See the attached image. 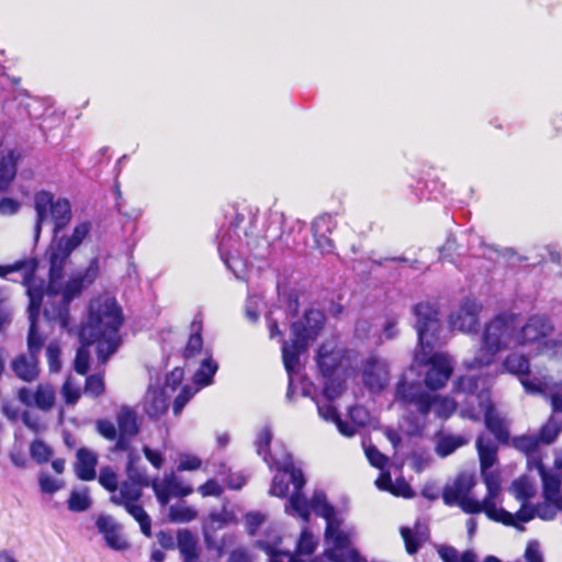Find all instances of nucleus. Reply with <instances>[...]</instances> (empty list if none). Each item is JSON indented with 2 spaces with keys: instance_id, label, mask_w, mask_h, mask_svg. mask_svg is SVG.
I'll return each mask as SVG.
<instances>
[{
  "instance_id": "nucleus-35",
  "label": "nucleus",
  "mask_w": 562,
  "mask_h": 562,
  "mask_svg": "<svg viewBox=\"0 0 562 562\" xmlns=\"http://www.w3.org/2000/svg\"><path fill=\"white\" fill-rule=\"evenodd\" d=\"M55 404V390L47 383H41L34 391V406L47 412Z\"/></svg>"
},
{
  "instance_id": "nucleus-49",
  "label": "nucleus",
  "mask_w": 562,
  "mask_h": 562,
  "mask_svg": "<svg viewBox=\"0 0 562 562\" xmlns=\"http://www.w3.org/2000/svg\"><path fill=\"white\" fill-rule=\"evenodd\" d=\"M541 355L557 361H562V341L557 339L547 340L540 346Z\"/></svg>"
},
{
  "instance_id": "nucleus-36",
  "label": "nucleus",
  "mask_w": 562,
  "mask_h": 562,
  "mask_svg": "<svg viewBox=\"0 0 562 562\" xmlns=\"http://www.w3.org/2000/svg\"><path fill=\"white\" fill-rule=\"evenodd\" d=\"M169 520L175 524H187L198 517V510L186 503H177L169 507Z\"/></svg>"
},
{
  "instance_id": "nucleus-9",
  "label": "nucleus",
  "mask_w": 562,
  "mask_h": 562,
  "mask_svg": "<svg viewBox=\"0 0 562 562\" xmlns=\"http://www.w3.org/2000/svg\"><path fill=\"white\" fill-rule=\"evenodd\" d=\"M518 314L503 313L491 319L483 330L482 346L471 361L464 366L469 370L491 366L495 356L503 350L518 347Z\"/></svg>"
},
{
  "instance_id": "nucleus-20",
  "label": "nucleus",
  "mask_w": 562,
  "mask_h": 562,
  "mask_svg": "<svg viewBox=\"0 0 562 562\" xmlns=\"http://www.w3.org/2000/svg\"><path fill=\"white\" fill-rule=\"evenodd\" d=\"M559 510H562V501L558 499L544 498V502L539 504L536 508L522 505L516 514H513L515 520L513 526L519 528V524L528 522L536 516L543 520H550L554 518Z\"/></svg>"
},
{
  "instance_id": "nucleus-61",
  "label": "nucleus",
  "mask_w": 562,
  "mask_h": 562,
  "mask_svg": "<svg viewBox=\"0 0 562 562\" xmlns=\"http://www.w3.org/2000/svg\"><path fill=\"white\" fill-rule=\"evenodd\" d=\"M342 391L344 385L341 382L329 380L324 386V397L327 401H334L342 393Z\"/></svg>"
},
{
  "instance_id": "nucleus-17",
  "label": "nucleus",
  "mask_w": 562,
  "mask_h": 562,
  "mask_svg": "<svg viewBox=\"0 0 562 562\" xmlns=\"http://www.w3.org/2000/svg\"><path fill=\"white\" fill-rule=\"evenodd\" d=\"M151 487L161 506H166L171 497L182 498L193 493V487L173 472L154 479Z\"/></svg>"
},
{
  "instance_id": "nucleus-27",
  "label": "nucleus",
  "mask_w": 562,
  "mask_h": 562,
  "mask_svg": "<svg viewBox=\"0 0 562 562\" xmlns=\"http://www.w3.org/2000/svg\"><path fill=\"white\" fill-rule=\"evenodd\" d=\"M333 401L316 400L317 411L321 418L326 422H333L336 424L339 432L345 437L355 436V427L349 426V423L340 419L336 408L331 405Z\"/></svg>"
},
{
  "instance_id": "nucleus-62",
  "label": "nucleus",
  "mask_w": 562,
  "mask_h": 562,
  "mask_svg": "<svg viewBox=\"0 0 562 562\" xmlns=\"http://www.w3.org/2000/svg\"><path fill=\"white\" fill-rule=\"evenodd\" d=\"M143 452L147 461L155 468L160 469L164 464L165 458L161 451L144 446Z\"/></svg>"
},
{
  "instance_id": "nucleus-54",
  "label": "nucleus",
  "mask_w": 562,
  "mask_h": 562,
  "mask_svg": "<svg viewBox=\"0 0 562 562\" xmlns=\"http://www.w3.org/2000/svg\"><path fill=\"white\" fill-rule=\"evenodd\" d=\"M198 390L192 389L189 385L182 387L181 392L175 398L173 402V413L176 415L180 414L186 404L190 401V398L195 394Z\"/></svg>"
},
{
  "instance_id": "nucleus-21",
  "label": "nucleus",
  "mask_w": 562,
  "mask_h": 562,
  "mask_svg": "<svg viewBox=\"0 0 562 562\" xmlns=\"http://www.w3.org/2000/svg\"><path fill=\"white\" fill-rule=\"evenodd\" d=\"M97 527L103 535L108 547L115 551H124L128 549L130 544L121 533V526L112 517H99L97 520Z\"/></svg>"
},
{
  "instance_id": "nucleus-39",
  "label": "nucleus",
  "mask_w": 562,
  "mask_h": 562,
  "mask_svg": "<svg viewBox=\"0 0 562 562\" xmlns=\"http://www.w3.org/2000/svg\"><path fill=\"white\" fill-rule=\"evenodd\" d=\"M510 492L522 506L535 495V486L528 479L519 477L512 483Z\"/></svg>"
},
{
  "instance_id": "nucleus-14",
  "label": "nucleus",
  "mask_w": 562,
  "mask_h": 562,
  "mask_svg": "<svg viewBox=\"0 0 562 562\" xmlns=\"http://www.w3.org/2000/svg\"><path fill=\"white\" fill-rule=\"evenodd\" d=\"M91 225L89 222H82L75 226L69 237H63L53 243L48 249L49 257V276L53 281L55 278H61L64 267L70 254L81 245L90 233Z\"/></svg>"
},
{
  "instance_id": "nucleus-63",
  "label": "nucleus",
  "mask_w": 562,
  "mask_h": 562,
  "mask_svg": "<svg viewBox=\"0 0 562 562\" xmlns=\"http://www.w3.org/2000/svg\"><path fill=\"white\" fill-rule=\"evenodd\" d=\"M390 492L396 496H403L405 498H409L414 495L411 486L403 480H397L392 483Z\"/></svg>"
},
{
  "instance_id": "nucleus-13",
  "label": "nucleus",
  "mask_w": 562,
  "mask_h": 562,
  "mask_svg": "<svg viewBox=\"0 0 562 562\" xmlns=\"http://www.w3.org/2000/svg\"><path fill=\"white\" fill-rule=\"evenodd\" d=\"M469 400L475 401L474 405L469 408L461 409V416L473 420H479L481 415L484 416L487 429L493 432L498 441L508 439L507 425L497 412H495L491 396L487 390L482 389L477 393H471Z\"/></svg>"
},
{
  "instance_id": "nucleus-41",
  "label": "nucleus",
  "mask_w": 562,
  "mask_h": 562,
  "mask_svg": "<svg viewBox=\"0 0 562 562\" xmlns=\"http://www.w3.org/2000/svg\"><path fill=\"white\" fill-rule=\"evenodd\" d=\"M126 512L139 524L142 532L146 537L151 536V520L142 506L136 503L124 506Z\"/></svg>"
},
{
  "instance_id": "nucleus-33",
  "label": "nucleus",
  "mask_w": 562,
  "mask_h": 562,
  "mask_svg": "<svg viewBox=\"0 0 562 562\" xmlns=\"http://www.w3.org/2000/svg\"><path fill=\"white\" fill-rule=\"evenodd\" d=\"M539 473L543 483V496L546 499H558L562 501V496L560 494V477L558 474L554 475L543 469V467H539Z\"/></svg>"
},
{
  "instance_id": "nucleus-6",
  "label": "nucleus",
  "mask_w": 562,
  "mask_h": 562,
  "mask_svg": "<svg viewBox=\"0 0 562 562\" xmlns=\"http://www.w3.org/2000/svg\"><path fill=\"white\" fill-rule=\"evenodd\" d=\"M416 316V330L420 346V352L416 353L415 362L427 367L425 372V385L430 390L442 389L450 379L453 371L451 357L443 352H436L428 356L426 348H431V341L439 329L437 310L430 304L420 303L414 306Z\"/></svg>"
},
{
  "instance_id": "nucleus-10",
  "label": "nucleus",
  "mask_w": 562,
  "mask_h": 562,
  "mask_svg": "<svg viewBox=\"0 0 562 562\" xmlns=\"http://www.w3.org/2000/svg\"><path fill=\"white\" fill-rule=\"evenodd\" d=\"M26 293L30 299L29 321L30 330L27 336L29 355H19L13 359L11 369L14 374L24 382H33L38 378V360L44 338L38 331V313L42 305V286H36L34 280L25 277Z\"/></svg>"
},
{
  "instance_id": "nucleus-52",
  "label": "nucleus",
  "mask_w": 562,
  "mask_h": 562,
  "mask_svg": "<svg viewBox=\"0 0 562 562\" xmlns=\"http://www.w3.org/2000/svg\"><path fill=\"white\" fill-rule=\"evenodd\" d=\"M232 520H233L232 514L226 510H222L218 513H211L209 516L207 528L215 531V530L222 529L224 526L229 524Z\"/></svg>"
},
{
  "instance_id": "nucleus-32",
  "label": "nucleus",
  "mask_w": 562,
  "mask_h": 562,
  "mask_svg": "<svg viewBox=\"0 0 562 562\" xmlns=\"http://www.w3.org/2000/svg\"><path fill=\"white\" fill-rule=\"evenodd\" d=\"M192 333L188 339L187 346L183 351V356L186 359L194 358L198 353L202 351L203 339L201 336L202 331V319L200 317H195L191 324Z\"/></svg>"
},
{
  "instance_id": "nucleus-25",
  "label": "nucleus",
  "mask_w": 562,
  "mask_h": 562,
  "mask_svg": "<svg viewBox=\"0 0 562 562\" xmlns=\"http://www.w3.org/2000/svg\"><path fill=\"white\" fill-rule=\"evenodd\" d=\"M341 352L335 341L323 344L317 351V366L325 376H329L339 366Z\"/></svg>"
},
{
  "instance_id": "nucleus-7",
  "label": "nucleus",
  "mask_w": 562,
  "mask_h": 562,
  "mask_svg": "<svg viewBox=\"0 0 562 562\" xmlns=\"http://www.w3.org/2000/svg\"><path fill=\"white\" fill-rule=\"evenodd\" d=\"M308 514L313 510L326 520L325 546L326 555L333 562H363L361 555L351 546L355 536L352 528H346L335 516L334 508L326 502L322 492L315 493L308 502Z\"/></svg>"
},
{
  "instance_id": "nucleus-46",
  "label": "nucleus",
  "mask_w": 562,
  "mask_h": 562,
  "mask_svg": "<svg viewBox=\"0 0 562 562\" xmlns=\"http://www.w3.org/2000/svg\"><path fill=\"white\" fill-rule=\"evenodd\" d=\"M38 485L43 494H54L64 487V481L42 472L38 475Z\"/></svg>"
},
{
  "instance_id": "nucleus-56",
  "label": "nucleus",
  "mask_w": 562,
  "mask_h": 562,
  "mask_svg": "<svg viewBox=\"0 0 562 562\" xmlns=\"http://www.w3.org/2000/svg\"><path fill=\"white\" fill-rule=\"evenodd\" d=\"M23 424L33 432L38 434L46 429L38 416L25 411L21 415Z\"/></svg>"
},
{
  "instance_id": "nucleus-3",
  "label": "nucleus",
  "mask_w": 562,
  "mask_h": 562,
  "mask_svg": "<svg viewBox=\"0 0 562 562\" xmlns=\"http://www.w3.org/2000/svg\"><path fill=\"white\" fill-rule=\"evenodd\" d=\"M122 322V311L115 299L103 295L90 303L88 321L79 333L82 346L77 350L75 359V369L78 373L85 374L89 368L87 346L98 344V357L103 363L116 351Z\"/></svg>"
},
{
  "instance_id": "nucleus-34",
  "label": "nucleus",
  "mask_w": 562,
  "mask_h": 562,
  "mask_svg": "<svg viewBox=\"0 0 562 562\" xmlns=\"http://www.w3.org/2000/svg\"><path fill=\"white\" fill-rule=\"evenodd\" d=\"M465 443L467 440L462 436L442 435L438 437L435 450L439 457L445 458Z\"/></svg>"
},
{
  "instance_id": "nucleus-30",
  "label": "nucleus",
  "mask_w": 562,
  "mask_h": 562,
  "mask_svg": "<svg viewBox=\"0 0 562 562\" xmlns=\"http://www.w3.org/2000/svg\"><path fill=\"white\" fill-rule=\"evenodd\" d=\"M402 538L405 542L406 551L409 554L417 552L419 546L425 542L428 538L427 528L420 525H416L415 529L412 530L407 527L401 529Z\"/></svg>"
},
{
  "instance_id": "nucleus-1",
  "label": "nucleus",
  "mask_w": 562,
  "mask_h": 562,
  "mask_svg": "<svg viewBox=\"0 0 562 562\" xmlns=\"http://www.w3.org/2000/svg\"><path fill=\"white\" fill-rule=\"evenodd\" d=\"M476 449L480 458L481 474L485 483L487 494L482 502L471 496L475 485L472 474L461 473L452 484L446 486L442 497L447 505H458L467 514L484 513L491 520L504 525H514V516L510 512L498 506L501 504V476L491 468L497 460V446L494 440L485 435L476 439Z\"/></svg>"
},
{
  "instance_id": "nucleus-12",
  "label": "nucleus",
  "mask_w": 562,
  "mask_h": 562,
  "mask_svg": "<svg viewBox=\"0 0 562 562\" xmlns=\"http://www.w3.org/2000/svg\"><path fill=\"white\" fill-rule=\"evenodd\" d=\"M36 223L34 228L35 239H38L42 225L50 220L54 223V234L67 226L71 220L70 203L66 199L54 200V195L47 191L37 192L34 196Z\"/></svg>"
},
{
  "instance_id": "nucleus-37",
  "label": "nucleus",
  "mask_w": 562,
  "mask_h": 562,
  "mask_svg": "<svg viewBox=\"0 0 562 562\" xmlns=\"http://www.w3.org/2000/svg\"><path fill=\"white\" fill-rule=\"evenodd\" d=\"M117 425L120 434L128 437L136 435L138 426L135 412L127 407L121 408L117 413Z\"/></svg>"
},
{
  "instance_id": "nucleus-5",
  "label": "nucleus",
  "mask_w": 562,
  "mask_h": 562,
  "mask_svg": "<svg viewBox=\"0 0 562 562\" xmlns=\"http://www.w3.org/2000/svg\"><path fill=\"white\" fill-rule=\"evenodd\" d=\"M272 434L268 427L258 432L256 440L257 453L261 456L265 462L272 469L276 467L278 473L274 475L270 494L278 497H284L290 493V499L285 506V512L290 515H297L304 521L308 520L307 499L301 494V488L305 484L303 473L293 465L292 458L288 452L280 457L270 453L269 447Z\"/></svg>"
},
{
  "instance_id": "nucleus-50",
  "label": "nucleus",
  "mask_w": 562,
  "mask_h": 562,
  "mask_svg": "<svg viewBox=\"0 0 562 562\" xmlns=\"http://www.w3.org/2000/svg\"><path fill=\"white\" fill-rule=\"evenodd\" d=\"M349 417L352 424L349 426L355 427V434L357 432L358 427L366 426L370 420V414L363 406H352L349 411Z\"/></svg>"
},
{
  "instance_id": "nucleus-4",
  "label": "nucleus",
  "mask_w": 562,
  "mask_h": 562,
  "mask_svg": "<svg viewBox=\"0 0 562 562\" xmlns=\"http://www.w3.org/2000/svg\"><path fill=\"white\" fill-rule=\"evenodd\" d=\"M36 261L34 259L19 260L12 265L0 266V277L5 278L12 272H22L23 283L26 285L25 277L34 280L36 286H42V301L46 297L44 306V318L49 324H57L60 328H66L68 325V304L78 295L83 288L90 285L99 273V263L97 259L89 262L83 274L77 276L69 280L61 293L58 292L57 281L60 278L50 277V282L47 291H44V282L36 280L34 272L36 270Z\"/></svg>"
},
{
  "instance_id": "nucleus-19",
  "label": "nucleus",
  "mask_w": 562,
  "mask_h": 562,
  "mask_svg": "<svg viewBox=\"0 0 562 562\" xmlns=\"http://www.w3.org/2000/svg\"><path fill=\"white\" fill-rule=\"evenodd\" d=\"M480 312L481 305L474 300L467 299L459 310L450 315V325L462 333L474 331L479 324Z\"/></svg>"
},
{
  "instance_id": "nucleus-43",
  "label": "nucleus",
  "mask_w": 562,
  "mask_h": 562,
  "mask_svg": "<svg viewBox=\"0 0 562 562\" xmlns=\"http://www.w3.org/2000/svg\"><path fill=\"white\" fill-rule=\"evenodd\" d=\"M91 505V499L87 488L72 491L68 499V508L72 512H85Z\"/></svg>"
},
{
  "instance_id": "nucleus-31",
  "label": "nucleus",
  "mask_w": 562,
  "mask_h": 562,
  "mask_svg": "<svg viewBox=\"0 0 562 562\" xmlns=\"http://www.w3.org/2000/svg\"><path fill=\"white\" fill-rule=\"evenodd\" d=\"M18 159L14 151H9L0 159V192L7 190L15 178Z\"/></svg>"
},
{
  "instance_id": "nucleus-11",
  "label": "nucleus",
  "mask_w": 562,
  "mask_h": 562,
  "mask_svg": "<svg viewBox=\"0 0 562 562\" xmlns=\"http://www.w3.org/2000/svg\"><path fill=\"white\" fill-rule=\"evenodd\" d=\"M324 314L318 310H310L302 319L292 324V338L282 346V360L289 375L288 396L293 392L294 375L300 371V356L308 344L316 339L324 324Z\"/></svg>"
},
{
  "instance_id": "nucleus-28",
  "label": "nucleus",
  "mask_w": 562,
  "mask_h": 562,
  "mask_svg": "<svg viewBox=\"0 0 562 562\" xmlns=\"http://www.w3.org/2000/svg\"><path fill=\"white\" fill-rule=\"evenodd\" d=\"M148 485V479L146 477V484L136 483L135 481H132L128 479V481H125L121 484L119 488V493H114L111 496V502L119 506H126L132 503L138 502L139 497L142 496L140 486H147Z\"/></svg>"
},
{
  "instance_id": "nucleus-55",
  "label": "nucleus",
  "mask_w": 562,
  "mask_h": 562,
  "mask_svg": "<svg viewBox=\"0 0 562 562\" xmlns=\"http://www.w3.org/2000/svg\"><path fill=\"white\" fill-rule=\"evenodd\" d=\"M104 391L103 378L100 374L90 375L86 380L85 392L92 396H99Z\"/></svg>"
},
{
  "instance_id": "nucleus-15",
  "label": "nucleus",
  "mask_w": 562,
  "mask_h": 562,
  "mask_svg": "<svg viewBox=\"0 0 562 562\" xmlns=\"http://www.w3.org/2000/svg\"><path fill=\"white\" fill-rule=\"evenodd\" d=\"M280 542L281 539L277 538L273 543L258 541L257 546L267 553L269 562H305L306 558L311 557L317 547V541L307 528L302 529L294 553L280 550Z\"/></svg>"
},
{
  "instance_id": "nucleus-45",
  "label": "nucleus",
  "mask_w": 562,
  "mask_h": 562,
  "mask_svg": "<svg viewBox=\"0 0 562 562\" xmlns=\"http://www.w3.org/2000/svg\"><path fill=\"white\" fill-rule=\"evenodd\" d=\"M560 432V424L551 417L540 429L538 439L540 443H552Z\"/></svg>"
},
{
  "instance_id": "nucleus-26",
  "label": "nucleus",
  "mask_w": 562,
  "mask_h": 562,
  "mask_svg": "<svg viewBox=\"0 0 562 562\" xmlns=\"http://www.w3.org/2000/svg\"><path fill=\"white\" fill-rule=\"evenodd\" d=\"M98 463L97 454L87 448H80L77 451V461L75 463V473L82 481H92L97 476L95 467Z\"/></svg>"
},
{
  "instance_id": "nucleus-23",
  "label": "nucleus",
  "mask_w": 562,
  "mask_h": 562,
  "mask_svg": "<svg viewBox=\"0 0 562 562\" xmlns=\"http://www.w3.org/2000/svg\"><path fill=\"white\" fill-rule=\"evenodd\" d=\"M522 386L530 394H548L552 411L562 413V392L552 390L551 378H535L533 380H522Z\"/></svg>"
},
{
  "instance_id": "nucleus-42",
  "label": "nucleus",
  "mask_w": 562,
  "mask_h": 562,
  "mask_svg": "<svg viewBox=\"0 0 562 562\" xmlns=\"http://www.w3.org/2000/svg\"><path fill=\"white\" fill-rule=\"evenodd\" d=\"M30 454L36 463L42 464L52 458L53 449L43 440L35 439L30 445Z\"/></svg>"
},
{
  "instance_id": "nucleus-38",
  "label": "nucleus",
  "mask_w": 562,
  "mask_h": 562,
  "mask_svg": "<svg viewBox=\"0 0 562 562\" xmlns=\"http://www.w3.org/2000/svg\"><path fill=\"white\" fill-rule=\"evenodd\" d=\"M217 371V363L211 357L203 359L200 368L194 373V383L199 386H206L212 383L213 376Z\"/></svg>"
},
{
  "instance_id": "nucleus-51",
  "label": "nucleus",
  "mask_w": 562,
  "mask_h": 562,
  "mask_svg": "<svg viewBox=\"0 0 562 562\" xmlns=\"http://www.w3.org/2000/svg\"><path fill=\"white\" fill-rule=\"evenodd\" d=\"M99 483L109 492L115 493L117 490V476L110 468H102L100 470Z\"/></svg>"
},
{
  "instance_id": "nucleus-58",
  "label": "nucleus",
  "mask_w": 562,
  "mask_h": 562,
  "mask_svg": "<svg viewBox=\"0 0 562 562\" xmlns=\"http://www.w3.org/2000/svg\"><path fill=\"white\" fill-rule=\"evenodd\" d=\"M60 350L57 344L50 342L46 348V356L48 360L49 370L52 372H58L60 370L59 361Z\"/></svg>"
},
{
  "instance_id": "nucleus-18",
  "label": "nucleus",
  "mask_w": 562,
  "mask_h": 562,
  "mask_svg": "<svg viewBox=\"0 0 562 562\" xmlns=\"http://www.w3.org/2000/svg\"><path fill=\"white\" fill-rule=\"evenodd\" d=\"M390 381L389 364L384 359L368 358L362 370V382L371 392L382 391Z\"/></svg>"
},
{
  "instance_id": "nucleus-29",
  "label": "nucleus",
  "mask_w": 562,
  "mask_h": 562,
  "mask_svg": "<svg viewBox=\"0 0 562 562\" xmlns=\"http://www.w3.org/2000/svg\"><path fill=\"white\" fill-rule=\"evenodd\" d=\"M529 359L517 352L509 353L502 362L498 373H510L520 378V381L527 380L525 376L529 374ZM532 378L531 380H533Z\"/></svg>"
},
{
  "instance_id": "nucleus-44",
  "label": "nucleus",
  "mask_w": 562,
  "mask_h": 562,
  "mask_svg": "<svg viewBox=\"0 0 562 562\" xmlns=\"http://www.w3.org/2000/svg\"><path fill=\"white\" fill-rule=\"evenodd\" d=\"M139 456L131 451L128 453L126 473L130 480L135 481L136 483L146 484V473L137 469L136 463L139 461Z\"/></svg>"
},
{
  "instance_id": "nucleus-16",
  "label": "nucleus",
  "mask_w": 562,
  "mask_h": 562,
  "mask_svg": "<svg viewBox=\"0 0 562 562\" xmlns=\"http://www.w3.org/2000/svg\"><path fill=\"white\" fill-rule=\"evenodd\" d=\"M553 331V325L544 315H532L525 323L518 315V347L539 344Z\"/></svg>"
},
{
  "instance_id": "nucleus-8",
  "label": "nucleus",
  "mask_w": 562,
  "mask_h": 562,
  "mask_svg": "<svg viewBox=\"0 0 562 562\" xmlns=\"http://www.w3.org/2000/svg\"><path fill=\"white\" fill-rule=\"evenodd\" d=\"M308 514L313 510L326 520L325 546L326 555L333 562H363L361 555L351 546L355 536L352 528H346L335 516L334 508L326 502L322 492L315 493L308 502Z\"/></svg>"
},
{
  "instance_id": "nucleus-57",
  "label": "nucleus",
  "mask_w": 562,
  "mask_h": 562,
  "mask_svg": "<svg viewBox=\"0 0 562 562\" xmlns=\"http://www.w3.org/2000/svg\"><path fill=\"white\" fill-rule=\"evenodd\" d=\"M364 452H366V456L369 460V462L380 469V470H383L386 462H387V458L382 454L375 447L373 446H368L364 448Z\"/></svg>"
},
{
  "instance_id": "nucleus-40",
  "label": "nucleus",
  "mask_w": 562,
  "mask_h": 562,
  "mask_svg": "<svg viewBox=\"0 0 562 562\" xmlns=\"http://www.w3.org/2000/svg\"><path fill=\"white\" fill-rule=\"evenodd\" d=\"M177 540H178L177 546H178L181 557L199 553L198 539L190 530H188V529L179 530Z\"/></svg>"
},
{
  "instance_id": "nucleus-24",
  "label": "nucleus",
  "mask_w": 562,
  "mask_h": 562,
  "mask_svg": "<svg viewBox=\"0 0 562 562\" xmlns=\"http://www.w3.org/2000/svg\"><path fill=\"white\" fill-rule=\"evenodd\" d=\"M169 397L166 390L150 382L143 402L144 411L153 418L161 416L167 412Z\"/></svg>"
},
{
  "instance_id": "nucleus-64",
  "label": "nucleus",
  "mask_w": 562,
  "mask_h": 562,
  "mask_svg": "<svg viewBox=\"0 0 562 562\" xmlns=\"http://www.w3.org/2000/svg\"><path fill=\"white\" fill-rule=\"evenodd\" d=\"M527 562H543V557L538 542H529L525 551Z\"/></svg>"
},
{
  "instance_id": "nucleus-48",
  "label": "nucleus",
  "mask_w": 562,
  "mask_h": 562,
  "mask_svg": "<svg viewBox=\"0 0 562 562\" xmlns=\"http://www.w3.org/2000/svg\"><path fill=\"white\" fill-rule=\"evenodd\" d=\"M539 443L538 436L533 435H522L513 439V446L527 454L535 451Z\"/></svg>"
},
{
  "instance_id": "nucleus-2",
  "label": "nucleus",
  "mask_w": 562,
  "mask_h": 562,
  "mask_svg": "<svg viewBox=\"0 0 562 562\" xmlns=\"http://www.w3.org/2000/svg\"><path fill=\"white\" fill-rule=\"evenodd\" d=\"M409 372L404 373L396 383L394 401L403 408L416 414L412 420L411 432L420 431L427 425L431 411L441 419H448L460 407L469 408L475 401L469 400L471 393H477V381L472 375L461 376L453 383V397L432 395L425 391L417 380L409 379Z\"/></svg>"
},
{
  "instance_id": "nucleus-60",
  "label": "nucleus",
  "mask_w": 562,
  "mask_h": 562,
  "mask_svg": "<svg viewBox=\"0 0 562 562\" xmlns=\"http://www.w3.org/2000/svg\"><path fill=\"white\" fill-rule=\"evenodd\" d=\"M198 492L203 496H220L223 492L222 486L217 483L216 480H207L204 484L199 486Z\"/></svg>"
},
{
  "instance_id": "nucleus-59",
  "label": "nucleus",
  "mask_w": 562,
  "mask_h": 562,
  "mask_svg": "<svg viewBox=\"0 0 562 562\" xmlns=\"http://www.w3.org/2000/svg\"><path fill=\"white\" fill-rule=\"evenodd\" d=\"M183 370L180 368L173 369L167 376L165 386L162 390H166L167 393H171L176 390L177 385H179L183 379Z\"/></svg>"
},
{
  "instance_id": "nucleus-47",
  "label": "nucleus",
  "mask_w": 562,
  "mask_h": 562,
  "mask_svg": "<svg viewBox=\"0 0 562 562\" xmlns=\"http://www.w3.org/2000/svg\"><path fill=\"white\" fill-rule=\"evenodd\" d=\"M202 467V460L195 454L192 453H180L178 458L177 470L179 472L183 471H196Z\"/></svg>"
},
{
  "instance_id": "nucleus-22",
  "label": "nucleus",
  "mask_w": 562,
  "mask_h": 562,
  "mask_svg": "<svg viewBox=\"0 0 562 562\" xmlns=\"http://www.w3.org/2000/svg\"><path fill=\"white\" fill-rule=\"evenodd\" d=\"M337 223L330 214L318 216L312 226L314 239L318 249L323 252H330L334 249L333 240L329 235L336 228Z\"/></svg>"
},
{
  "instance_id": "nucleus-53",
  "label": "nucleus",
  "mask_w": 562,
  "mask_h": 562,
  "mask_svg": "<svg viewBox=\"0 0 562 562\" xmlns=\"http://www.w3.org/2000/svg\"><path fill=\"white\" fill-rule=\"evenodd\" d=\"M61 394L66 401L67 404H75L79 400L81 393H80V385L77 383H74L70 378L66 380V382L63 385Z\"/></svg>"
}]
</instances>
